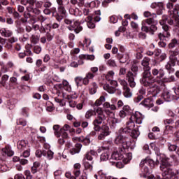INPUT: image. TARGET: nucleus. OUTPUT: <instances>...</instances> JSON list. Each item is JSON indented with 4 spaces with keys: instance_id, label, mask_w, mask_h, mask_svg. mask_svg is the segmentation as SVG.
<instances>
[{
    "instance_id": "1",
    "label": "nucleus",
    "mask_w": 179,
    "mask_h": 179,
    "mask_svg": "<svg viewBox=\"0 0 179 179\" xmlns=\"http://www.w3.org/2000/svg\"><path fill=\"white\" fill-rule=\"evenodd\" d=\"M143 118L144 117L139 112H136L135 114L131 115L129 121L127 123V127L121 128L118 131V134L115 138V143L122 146L123 149L134 150L136 146V143L134 140H129L128 135H130L134 139L139 136L141 133L138 130V127H135V122L141 124L143 121Z\"/></svg>"
},
{
    "instance_id": "2",
    "label": "nucleus",
    "mask_w": 179,
    "mask_h": 179,
    "mask_svg": "<svg viewBox=\"0 0 179 179\" xmlns=\"http://www.w3.org/2000/svg\"><path fill=\"white\" fill-rule=\"evenodd\" d=\"M166 162H162L160 166V170L162 171V179H178L179 171H174L171 169V166L169 163H173L176 160V155H171V158H166ZM155 161L147 157L145 159H143L140 163V167L141 168V177L147 179H160V176H157V178H155V176L150 175L152 171L149 169V166L150 169H153L155 166Z\"/></svg>"
},
{
    "instance_id": "3",
    "label": "nucleus",
    "mask_w": 179,
    "mask_h": 179,
    "mask_svg": "<svg viewBox=\"0 0 179 179\" xmlns=\"http://www.w3.org/2000/svg\"><path fill=\"white\" fill-rule=\"evenodd\" d=\"M170 12L169 18L167 15H163L162 19L159 21V24L162 26L164 30L163 33H159L158 37L159 40H164L166 38L170 37V31L168 23L170 26H173V30L175 33H179V4H176L173 10H169Z\"/></svg>"
},
{
    "instance_id": "4",
    "label": "nucleus",
    "mask_w": 179,
    "mask_h": 179,
    "mask_svg": "<svg viewBox=\"0 0 179 179\" xmlns=\"http://www.w3.org/2000/svg\"><path fill=\"white\" fill-rule=\"evenodd\" d=\"M141 85L148 87V94H151V97H156L158 93H160V87L156 84H155V78L153 76H150L145 78H141L140 80Z\"/></svg>"
},
{
    "instance_id": "5",
    "label": "nucleus",
    "mask_w": 179,
    "mask_h": 179,
    "mask_svg": "<svg viewBox=\"0 0 179 179\" xmlns=\"http://www.w3.org/2000/svg\"><path fill=\"white\" fill-rule=\"evenodd\" d=\"M157 23V21H155L152 17L147 18L141 22V30L145 33L153 35L157 30V27L156 26Z\"/></svg>"
},
{
    "instance_id": "6",
    "label": "nucleus",
    "mask_w": 179,
    "mask_h": 179,
    "mask_svg": "<svg viewBox=\"0 0 179 179\" xmlns=\"http://www.w3.org/2000/svg\"><path fill=\"white\" fill-rule=\"evenodd\" d=\"M96 113L97 114V116L93 120L92 125H94V131H96V132H99L100 131V129H101V127H100V125H101L103 124V121L106 120V116L104 115V113H103V109H101V108H98V109H96Z\"/></svg>"
},
{
    "instance_id": "7",
    "label": "nucleus",
    "mask_w": 179,
    "mask_h": 179,
    "mask_svg": "<svg viewBox=\"0 0 179 179\" xmlns=\"http://www.w3.org/2000/svg\"><path fill=\"white\" fill-rule=\"evenodd\" d=\"M138 71L139 68L136 64L131 66V70H129L127 74V82L129 85L131 89H134L136 86V83H135V78L138 75Z\"/></svg>"
},
{
    "instance_id": "8",
    "label": "nucleus",
    "mask_w": 179,
    "mask_h": 179,
    "mask_svg": "<svg viewBox=\"0 0 179 179\" xmlns=\"http://www.w3.org/2000/svg\"><path fill=\"white\" fill-rule=\"evenodd\" d=\"M78 99V94L76 93L71 94L70 95H65V94H63V99H60V101L59 102V105L60 107H64L66 103H69L70 107H75V102H73V100Z\"/></svg>"
},
{
    "instance_id": "9",
    "label": "nucleus",
    "mask_w": 179,
    "mask_h": 179,
    "mask_svg": "<svg viewBox=\"0 0 179 179\" xmlns=\"http://www.w3.org/2000/svg\"><path fill=\"white\" fill-rule=\"evenodd\" d=\"M27 3H29V6L31 8V10L34 15H40L41 13V8H43V1H37V0H27Z\"/></svg>"
},
{
    "instance_id": "10",
    "label": "nucleus",
    "mask_w": 179,
    "mask_h": 179,
    "mask_svg": "<svg viewBox=\"0 0 179 179\" xmlns=\"http://www.w3.org/2000/svg\"><path fill=\"white\" fill-rule=\"evenodd\" d=\"M164 70L163 69H156L153 68L151 71V76L154 78L155 82H157L159 85H164L163 80H162V78L164 77Z\"/></svg>"
},
{
    "instance_id": "11",
    "label": "nucleus",
    "mask_w": 179,
    "mask_h": 179,
    "mask_svg": "<svg viewBox=\"0 0 179 179\" xmlns=\"http://www.w3.org/2000/svg\"><path fill=\"white\" fill-rule=\"evenodd\" d=\"M26 10L27 11L24 12L23 14L24 17L21 18V22L22 23H30L31 24H35V23H37L36 17L30 14V12H31V8L28 6L26 8Z\"/></svg>"
},
{
    "instance_id": "12",
    "label": "nucleus",
    "mask_w": 179,
    "mask_h": 179,
    "mask_svg": "<svg viewBox=\"0 0 179 179\" xmlns=\"http://www.w3.org/2000/svg\"><path fill=\"white\" fill-rule=\"evenodd\" d=\"M149 62H150V59L149 57H144L141 61V65L143 66V73L142 79L146 78H150L152 76V73L150 72L151 68L149 66Z\"/></svg>"
},
{
    "instance_id": "13",
    "label": "nucleus",
    "mask_w": 179,
    "mask_h": 179,
    "mask_svg": "<svg viewBox=\"0 0 179 179\" xmlns=\"http://www.w3.org/2000/svg\"><path fill=\"white\" fill-rule=\"evenodd\" d=\"M108 83L110 84L106 83L103 85V87L106 90V92H108V93H109L110 94H114L116 90L115 87L118 86V83L116 80H110Z\"/></svg>"
},
{
    "instance_id": "14",
    "label": "nucleus",
    "mask_w": 179,
    "mask_h": 179,
    "mask_svg": "<svg viewBox=\"0 0 179 179\" xmlns=\"http://www.w3.org/2000/svg\"><path fill=\"white\" fill-rule=\"evenodd\" d=\"M35 155L36 157H41L42 156H44V157L47 158L48 160H52L54 157V152L51 150H38L36 151Z\"/></svg>"
},
{
    "instance_id": "15",
    "label": "nucleus",
    "mask_w": 179,
    "mask_h": 179,
    "mask_svg": "<svg viewBox=\"0 0 179 179\" xmlns=\"http://www.w3.org/2000/svg\"><path fill=\"white\" fill-rule=\"evenodd\" d=\"M58 5L57 13L61 16H66V3L64 5V0H56Z\"/></svg>"
},
{
    "instance_id": "16",
    "label": "nucleus",
    "mask_w": 179,
    "mask_h": 179,
    "mask_svg": "<svg viewBox=\"0 0 179 179\" xmlns=\"http://www.w3.org/2000/svg\"><path fill=\"white\" fill-rule=\"evenodd\" d=\"M66 9H68L69 10L70 15L76 16V17L82 16V12L80 11V10H79V8H71V3L69 2V1H67L66 2Z\"/></svg>"
},
{
    "instance_id": "17",
    "label": "nucleus",
    "mask_w": 179,
    "mask_h": 179,
    "mask_svg": "<svg viewBox=\"0 0 179 179\" xmlns=\"http://www.w3.org/2000/svg\"><path fill=\"white\" fill-rule=\"evenodd\" d=\"M132 115V109H131V107L128 105H124L122 108V109L119 113V116L120 118H125V117H127V115Z\"/></svg>"
},
{
    "instance_id": "18",
    "label": "nucleus",
    "mask_w": 179,
    "mask_h": 179,
    "mask_svg": "<svg viewBox=\"0 0 179 179\" xmlns=\"http://www.w3.org/2000/svg\"><path fill=\"white\" fill-rule=\"evenodd\" d=\"M101 133L98 136V139L101 141L106 138V136H108L110 135V127L107 125H103L100 129Z\"/></svg>"
},
{
    "instance_id": "19",
    "label": "nucleus",
    "mask_w": 179,
    "mask_h": 179,
    "mask_svg": "<svg viewBox=\"0 0 179 179\" xmlns=\"http://www.w3.org/2000/svg\"><path fill=\"white\" fill-rule=\"evenodd\" d=\"M102 152V153H101ZM98 153H101L100 155V162H107L110 159V154L108 153V148L107 150H104L103 148H99L97 150Z\"/></svg>"
},
{
    "instance_id": "20",
    "label": "nucleus",
    "mask_w": 179,
    "mask_h": 179,
    "mask_svg": "<svg viewBox=\"0 0 179 179\" xmlns=\"http://www.w3.org/2000/svg\"><path fill=\"white\" fill-rule=\"evenodd\" d=\"M67 29L71 31L73 30L76 34H78V33L83 30V27L80 26L79 21H76L73 25L67 27Z\"/></svg>"
},
{
    "instance_id": "21",
    "label": "nucleus",
    "mask_w": 179,
    "mask_h": 179,
    "mask_svg": "<svg viewBox=\"0 0 179 179\" xmlns=\"http://www.w3.org/2000/svg\"><path fill=\"white\" fill-rule=\"evenodd\" d=\"M151 8L156 9L157 15H163V10H164V4L163 3H153L151 4Z\"/></svg>"
},
{
    "instance_id": "22",
    "label": "nucleus",
    "mask_w": 179,
    "mask_h": 179,
    "mask_svg": "<svg viewBox=\"0 0 179 179\" xmlns=\"http://www.w3.org/2000/svg\"><path fill=\"white\" fill-rule=\"evenodd\" d=\"M151 148H153L155 155H157V162H159L160 160L161 162H163V159L166 157V156L164 154L160 153V148L156 146L155 143L150 144Z\"/></svg>"
},
{
    "instance_id": "23",
    "label": "nucleus",
    "mask_w": 179,
    "mask_h": 179,
    "mask_svg": "<svg viewBox=\"0 0 179 179\" xmlns=\"http://www.w3.org/2000/svg\"><path fill=\"white\" fill-rule=\"evenodd\" d=\"M162 97L164 99V101L166 102L173 101V100H174V95H173L169 90H164Z\"/></svg>"
},
{
    "instance_id": "24",
    "label": "nucleus",
    "mask_w": 179,
    "mask_h": 179,
    "mask_svg": "<svg viewBox=\"0 0 179 179\" xmlns=\"http://www.w3.org/2000/svg\"><path fill=\"white\" fill-rule=\"evenodd\" d=\"M57 138V143L59 146H63L65 145V140L68 139V133H64L56 136Z\"/></svg>"
},
{
    "instance_id": "25",
    "label": "nucleus",
    "mask_w": 179,
    "mask_h": 179,
    "mask_svg": "<svg viewBox=\"0 0 179 179\" xmlns=\"http://www.w3.org/2000/svg\"><path fill=\"white\" fill-rule=\"evenodd\" d=\"M169 59L177 62L178 61V50L176 49L175 50L169 51Z\"/></svg>"
},
{
    "instance_id": "26",
    "label": "nucleus",
    "mask_w": 179,
    "mask_h": 179,
    "mask_svg": "<svg viewBox=\"0 0 179 179\" xmlns=\"http://www.w3.org/2000/svg\"><path fill=\"white\" fill-rule=\"evenodd\" d=\"M140 105L143 106L145 108H150L153 106V100L150 98L145 99L140 103Z\"/></svg>"
},
{
    "instance_id": "27",
    "label": "nucleus",
    "mask_w": 179,
    "mask_h": 179,
    "mask_svg": "<svg viewBox=\"0 0 179 179\" xmlns=\"http://www.w3.org/2000/svg\"><path fill=\"white\" fill-rule=\"evenodd\" d=\"M117 124H121V119L113 117L109 120V127L111 129H115Z\"/></svg>"
},
{
    "instance_id": "28",
    "label": "nucleus",
    "mask_w": 179,
    "mask_h": 179,
    "mask_svg": "<svg viewBox=\"0 0 179 179\" xmlns=\"http://www.w3.org/2000/svg\"><path fill=\"white\" fill-rule=\"evenodd\" d=\"M99 108L94 107L93 109L88 110L85 115V117L87 120H90L93 115H96L97 114V112H96V110H98Z\"/></svg>"
},
{
    "instance_id": "29",
    "label": "nucleus",
    "mask_w": 179,
    "mask_h": 179,
    "mask_svg": "<svg viewBox=\"0 0 179 179\" xmlns=\"http://www.w3.org/2000/svg\"><path fill=\"white\" fill-rule=\"evenodd\" d=\"M124 157V155H122L120 152H113L111 155V158L110 159V163H114L113 160H122V158Z\"/></svg>"
},
{
    "instance_id": "30",
    "label": "nucleus",
    "mask_w": 179,
    "mask_h": 179,
    "mask_svg": "<svg viewBox=\"0 0 179 179\" xmlns=\"http://www.w3.org/2000/svg\"><path fill=\"white\" fill-rule=\"evenodd\" d=\"M176 62L169 59V61L165 65V69H167L169 73H171V72H174V69L173 67L176 66Z\"/></svg>"
},
{
    "instance_id": "31",
    "label": "nucleus",
    "mask_w": 179,
    "mask_h": 179,
    "mask_svg": "<svg viewBox=\"0 0 179 179\" xmlns=\"http://www.w3.org/2000/svg\"><path fill=\"white\" fill-rule=\"evenodd\" d=\"M123 95L126 99H131L132 97L133 93L132 90L129 88L127 85V87H123Z\"/></svg>"
},
{
    "instance_id": "32",
    "label": "nucleus",
    "mask_w": 179,
    "mask_h": 179,
    "mask_svg": "<svg viewBox=\"0 0 179 179\" xmlns=\"http://www.w3.org/2000/svg\"><path fill=\"white\" fill-rule=\"evenodd\" d=\"M106 101V96H101L99 99H98L95 103L92 105L93 108L96 107V108H100L99 106H101Z\"/></svg>"
},
{
    "instance_id": "33",
    "label": "nucleus",
    "mask_w": 179,
    "mask_h": 179,
    "mask_svg": "<svg viewBox=\"0 0 179 179\" xmlns=\"http://www.w3.org/2000/svg\"><path fill=\"white\" fill-rule=\"evenodd\" d=\"M17 147L18 150L22 152V150H26V149H27V143H26V141L21 140L17 142Z\"/></svg>"
},
{
    "instance_id": "34",
    "label": "nucleus",
    "mask_w": 179,
    "mask_h": 179,
    "mask_svg": "<svg viewBox=\"0 0 179 179\" xmlns=\"http://www.w3.org/2000/svg\"><path fill=\"white\" fill-rule=\"evenodd\" d=\"M2 155L3 156H13L15 152L12 151V149L9 146H6V148L2 149Z\"/></svg>"
},
{
    "instance_id": "35",
    "label": "nucleus",
    "mask_w": 179,
    "mask_h": 179,
    "mask_svg": "<svg viewBox=\"0 0 179 179\" xmlns=\"http://www.w3.org/2000/svg\"><path fill=\"white\" fill-rule=\"evenodd\" d=\"M92 20H93V17L90 15L85 18V21L87 22V25L89 29H94L96 27V24H94Z\"/></svg>"
},
{
    "instance_id": "36",
    "label": "nucleus",
    "mask_w": 179,
    "mask_h": 179,
    "mask_svg": "<svg viewBox=\"0 0 179 179\" xmlns=\"http://www.w3.org/2000/svg\"><path fill=\"white\" fill-rule=\"evenodd\" d=\"M78 139L80 142H82L84 145H85V146L90 145V142H92V141L90 140V134L87 135L86 137L82 136Z\"/></svg>"
},
{
    "instance_id": "37",
    "label": "nucleus",
    "mask_w": 179,
    "mask_h": 179,
    "mask_svg": "<svg viewBox=\"0 0 179 179\" xmlns=\"http://www.w3.org/2000/svg\"><path fill=\"white\" fill-rule=\"evenodd\" d=\"M82 149V144L80 143H77L76 144V147L74 148H72L70 150V153L71 155H76V153H80V150Z\"/></svg>"
},
{
    "instance_id": "38",
    "label": "nucleus",
    "mask_w": 179,
    "mask_h": 179,
    "mask_svg": "<svg viewBox=\"0 0 179 179\" xmlns=\"http://www.w3.org/2000/svg\"><path fill=\"white\" fill-rule=\"evenodd\" d=\"M1 34L3 37H11L13 32L8 29L3 28L1 29Z\"/></svg>"
},
{
    "instance_id": "39",
    "label": "nucleus",
    "mask_w": 179,
    "mask_h": 179,
    "mask_svg": "<svg viewBox=\"0 0 179 179\" xmlns=\"http://www.w3.org/2000/svg\"><path fill=\"white\" fill-rule=\"evenodd\" d=\"M94 78V74L92 73H87L84 78V85H89V81Z\"/></svg>"
},
{
    "instance_id": "40",
    "label": "nucleus",
    "mask_w": 179,
    "mask_h": 179,
    "mask_svg": "<svg viewBox=\"0 0 179 179\" xmlns=\"http://www.w3.org/2000/svg\"><path fill=\"white\" fill-rule=\"evenodd\" d=\"M97 89H99V85L96 83H92L90 87V94H96L97 93Z\"/></svg>"
},
{
    "instance_id": "41",
    "label": "nucleus",
    "mask_w": 179,
    "mask_h": 179,
    "mask_svg": "<svg viewBox=\"0 0 179 179\" xmlns=\"http://www.w3.org/2000/svg\"><path fill=\"white\" fill-rule=\"evenodd\" d=\"M178 45H179L178 41L176 38L172 39L169 44V47L171 50H173V48H177Z\"/></svg>"
},
{
    "instance_id": "42",
    "label": "nucleus",
    "mask_w": 179,
    "mask_h": 179,
    "mask_svg": "<svg viewBox=\"0 0 179 179\" xmlns=\"http://www.w3.org/2000/svg\"><path fill=\"white\" fill-rule=\"evenodd\" d=\"M79 58H84L87 61H94V55H80Z\"/></svg>"
},
{
    "instance_id": "43",
    "label": "nucleus",
    "mask_w": 179,
    "mask_h": 179,
    "mask_svg": "<svg viewBox=\"0 0 179 179\" xmlns=\"http://www.w3.org/2000/svg\"><path fill=\"white\" fill-rule=\"evenodd\" d=\"M119 61L121 64H125L129 59V53H127V57L124 59V55H118Z\"/></svg>"
},
{
    "instance_id": "44",
    "label": "nucleus",
    "mask_w": 179,
    "mask_h": 179,
    "mask_svg": "<svg viewBox=\"0 0 179 179\" xmlns=\"http://www.w3.org/2000/svg\"><path fill=\"white\" fill-rule=\"evenodd\" d=\"M84 80H85V78L82 77H76L75 78V82L78 87L82 86V85H85Z\"/></svg>"
},
{
    "instance_id": "45",
    "label": "nucleus",
    "mask_w": 179,
    "mask_h": 179,
    "mask_svg": "<svg viewBox=\"0 0 179 179\" xmlns=\"http://www.w3.org/2000/svg\"><path fill=\"white\" fill-rule=\"evenodd\" d=\"M103 107L105 108H110V110H111L112 111H114V110H117V106H115V105L110 104L108 102H105L103 104Z\"/></svg>"
},
{
    "instance_id": "46",
    "label": "nucleus",
    "mask_w": 179,
    "mask_h": 179,
    "mask_svg": "<svg viewBox=\"0 0 179 179\" xmlns=\"http://www.w3.org/2000/svg\"><path fill=\"white\" fill-rule=\"evenodd\" d=\"M114 75L115 73L113 71H110L108 72V73L106 76V79L108 82H110V80L114 79Z\"/></svg>"
},
{
    "instance_id": "47",
    "label": "nucleus",
    "mask_w": 179,
    "mask_h": 179,
    "mask_svg": "<svg viewBox=\"0 0 179 179\" xmlns=\"http://www.w3.org/2000/svg\"><path fill=\"white\" fill-rule=\"evenodd\" d=\"M9 79V76L4 74L1 77V80L0 81L1 85L3 86V87H5V85L6 82H8Z\"/></svg>"
},
{
    "instance_id": "48",
    "label": "nucleus",
    "mask_w": 179,
    "mask_h": 179,
    "mask_svg": "<svg viewBox=\"0 0 179 179\" xmlns=\"http://www.w3.org/2000/svg\"><path fill=\"white\" fill-rule=\"evenodd\" d=\"M95 15L94 16V19L96 22H100L101 20V17H100V15H101V12L100 10H97L94 12Z\"/></svg>"
},
{
    "instance_id": "49",
    "label": "nucleus",
    "mask_w": 179,
    "mask_h": 179,
    "mask_svg": "<svg viewBox=\"0 0 179 179\" xmlns=\"http://www.w3.org/2000/svg\"><path fill=\"white\" fill-rule=\"evenodd\" d=\"M112 166H115L117 169H124L125 164L122 162H112Z\"/></svg>"
},
{
    "instance_id": "50",
    "label": "nucleus",
    "mask_w": 179,
    "mask_h": 179,
    "mask_svg": "<svg viewBox=\"0 0 179 179\" xmlns=\"http://www.w3.org/2000/svg\"><path fill=\"white\" fill-rule=\"evenodd\" d=\"M30 109L29 108L24 107L21 109V114L24 117H29V112Z\"/></svg>"
},
{
    "instance_id": "51",
    "label": "nucleus",
    "mask_w": 179,
    "mask_h": 179,
    "mask_svg": "<svg viewBox=\"0 0 179 179\" xmlns=\"http://www.w3.org/2000/svg\"><path fill=\"white\" fill-rule=\"evenodd\" d=\"M167 146L169 152H176L177 150V145L167 143Z\"/></svg>"
},
{
    "instance_id": "52",
    "label": "nucleus",
    "mask_w": 179,
    "mask_h": 179,
    "mask_svg": "<svg viewBox=\"0 0 179 179\" xmlns=\"http://www.w3.org/2000/svg\"><path fill=\"white\" fill-rule=\"evenodd\" d=\"M54 33L52 32H47L46 35H45V38L47 41L50 42V41H52V39L54 38Z\"/></svg>"
},
{
    "instance_id": "53",
    "label": "nucleus",
    "mask_w": 179,
    "mask_h": 179,
    "mask_svg": "<svg viewBox=\"0 0 179 179\" xmlns=\"http://www.w3.org/2000/svg\"><path fill=\"white\" fill-rule=\"evenodd\" d=\"M53 130H54V134L55 136H57V135H60L62 134L61 129L59 130V125L58 124L53 126Z\"/></svg>"
},
{
    "instance_id": "54",
    "label": "nucleus",
    "mask_w": 179,
    "mask_h": 179,
    "mask_svg": "<svg viewBox=\"0 0 179 179\" xmlns=\"http://www.w3.org/2000/svg\"><path fill=\"white\" fill-rule=\"evenodd\" d=\"M145 17H151V19H155L157 17L156 13H152L149 11H145L143 13Z\"/></svg>"
},
{
    "instance_id": "55",
    "label": "nucleus",
    "mask_w": 179,
    "mask_h": 179,
    "mask_svg": "<svg viewBox=\"0 0 179 179\" xmlns=\"http://www.w3.org/2000/svg\"><path fill=\"white\" fill-rule=\"evenodd\" d=\"M17 125H22V127H26L27 125V122L24 119L20 118L17 120Z\"/></svg>"
},
{
    "instance_id": "56",
    "label": "nucleus",
    "mask_w": 179,
    "mask_h": 179,
    "mask_svg": "<svg viewBox=\"0 0 179 179\" xmlns=\"http://www.w3.org/2000/svg\"><path fill=\"white\" fill-rule=\"evenodd\" d=\"M83 164L86 170H90V171H92V170H93V166L91 165L90 163L86 162V159H85Z\"/></svg>"
},
{
    "instance_id": "57",
    "label": "nucleus",
    "mask_w": 179,
    "mask_h": 179,
    "mask_svg": "<svg viewBox=\"0 0 179 179\" xmlns=\"http://www.w3.org/2000/svg\"><path fill=\"white\" fill-rule=\"evenodd\" d=\"M125 19H134V20H138V15L135 13H132L131 15L126 14L124 15Z\"/></svg>"
},
{
    "instance_id": "58",
    "label": "nucleus",
    "mask_w": 179,
    "mask_h": 179,
    "mask_svg": "<svg viewBox=\"0 0 179 179\" xmlns=\"http://www.w3.org/2000/svg\"><path fill=\"white\" fill-rule=\"evenodd\" d=\"M36 22H40L41 23H44V22H45V20H47V17L40 15L36 17Z\"/></svg>"
},
{
    "instance_id": "59",
    "label": "nucleus",
    "mask_w": 179,
    "mask_h": 179,
    "mask_svg": "<svg viewBox=\"0 0 179 179\" xmlns=\"http://www.w3.org/2000/svg\"><path fill=\"white\" fill-rule=\"evenodd\" d=\"M8 3V0H0V10H3V6H6Z\"/></svg>"
},
{
    "instance_id": "60",
    "label": "nucleus",
    "mask_w": 179,
    "mask_h": 179,
    "mask_svg": "<svg viewBox=\"0 0 179 179\" xmlns=\"http://www.w3.org/2000/svg\"><path fill=\"white\" fill-rule=\"evenodd\" d=\"M43 7L45 8H51V6H52V3H51L50 0H44L43 1Z\"/></svg>"
},
{
    "instance_id": "61",
    "label": "nucleus",
    "mask_w": 179,
    "mask_h": 179,
    "mask_svg": "<svg viewBox=\"0 0 179 179\" xmlns=\"http://www.w3.org/2000/svg\"><path fill=\"white\" fill-rule=\"evenodd\" d=\"M173 131V127L170 125H166L165 129H164V134L166 135H169V134L171 133Z\"/></svg>"
},
{
    "instance_id": "62",
    "label": "nucleus",
    "mask_w": 179,
    "mask_h": 179,
    "mask_svg": "<svg viewBox=\"0 0 179 179\" xmlns=\"http://www.w3.org/2000/svg\"><path fill=\"white\" fill-rule=\"evenodd\" d=\"M30 156V149L24 150V152L20 155V157H29Z\"/></svg>"
},
{
    "instance_id": "63",
    "label": "nucleus",
    "mask_w": 179,
    "mask_h": 179,
    "mask_svg": "<svg viewBox=\"0 0 179 179\" xmlns=\"http://www.w3.org/2000/svg\"><path fill=\"white\" fill-rule=\"evenodd\" d=\"M71 128V127H69V124H64V126L63 127V128L60 129V132L61 134H67V131H69V129Z\"/></svg>"
},
{
    "instance_id": "64",
    "label": "nucleus",
    "mask_w": 179,
    "mask_h": 179,
    "mask_svg": "<svg viewBox=\"0 0 179 179\" xmlns=\"http://www.w3.org/2000/svg\"><path fill=\"white\" fill-rule=\"evenodd\" d=\"M143 95H138L137 94V96L134 98V102L138 103H139V101L143 100Z\"/></svg>"
}]
</instances>
